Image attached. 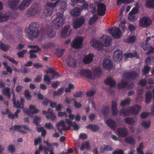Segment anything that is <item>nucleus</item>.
I'll list each match as a JSON object with an SVG mask.
<instances>
[{
	"mask_svg": "<svg viewBox=\"0 0 154 154\" xmlns=\"http://www.w3.org/2000/svg\"><path fill=\"white\" fill-rule=\"evenodd\" d=\"M97 12L98 14L101 16L105 14L106 10L105 5L103 4H100L97 5Z\"/></svg>",
	"mask_w": 154,
	"mask_h": 154,
	"instance_id": "6ab92c4d",
	"label": "nucleus"
},
{
	"mask_svg": "<svg viewBox=\"0 0 154 154\" xmlns=\"http://www.w3.org/2000/svg\"><path fill=\"white\" fill-rule=\"evenodd\" d=\"M151 42L150 37H147L146 41L144 42L142 44V47L144 50H148L152 48V45Z\"/></svg>",
	"mask_w": 154,
	"mask_h": 154,
	"instance_id": "4468645a",
	"label": "nucleus"
},
{
	"mask_svg": "<svg viewBox=\"0 0 154 154\" xmlns=\"http://www.w3.org/2000/svg\"><path fill=\"white\" fill-rule=\"evenodd\" d=\"M137 53H134V54L132 53H125L124 55L125 58H131L134 57H137Z\"/></svg>",
	"mask_w": 154,
	"mask_h": 154,
	"instance_id": "49530a36",
	"label": "nucleus"
},
{
	"mask_svg": "<svg viewBox=\"0 0 154 154\" xmlns=\"http://www.w3.org/2000/svg\"><path fill=\"white\" fill-rule=\"evenodd\" d=\"M124 152L121 149H117L113 152V154H124Z\"/></svg>",
	"mask_w": 154,
	"mask_h": 154,
	"instance_id": "774afa93",
	"label": "nucleus"
},
{
	"mask_svg": "<svg viewBox=\"0 0 154 154\" xmlns=\"http://www.w3.org/2000/svg\"><path fill=\"white\" fill-rule=\"evenodd\" d=\"M103 68L106 69H110L112 67L111 60L108 59H106L103 61Z\"/></svg>",
	"mask_w": 154,
	"mask_h": 154,
	"instance_id": "aec40b11",
	"label": "nucleus"
},
{
	"mask_svg": "<svg viewBox=\"0 0 154 154\" xmlns=\"http://www.w3.org/2000/svg\"><path fill=\"white\" fill-rule=\"evenodd\" d=\"M65 19L63 13H57V16L53 19L52 22L54 24L57 28H59L65 24Z\"/></svg>",
	"mask_w": 154,
	"mask_h": 154,
	"instance_id": "20e7f679",
	"label": "nucleus"
},
{
	"mask_svg": "<svg viewBox=\"0 0 154 154\" xmlns=\"http://www.w3.org/2000/svg\"><path fill=\"white\" fill-rule=\"evenodd\" d=\"M125 141L129 144L134 145L136 144V141L133 137L129 136L126 138L125 139Z\"/></svg>",
	"mask_w": 154,
	"mask_h": 154,
	"instance_id": "393cba45",
	"label": "nucleus"
},
{
	"mask_svg": "<svg viewBox=\"0 0 154 154\" xmlns=\"http://www.w3.org/2000/svg\"><path fill=\"white\" fill-rule=\"evenodd\" d=\"M133 1V0H117V4L120 5L122 3L129 4Z\"/></svg>",
	"mask_w": 154,
	"mask_h": 154,
	"instance_id": "37998d69",
	"label": "nucleus"
},
{
	"mask_svg": "<svg viewBox=\"0 0 154 154\" xmlns=\"http://www.w3.org/2000/svg\"><path fill=\"white\" fill-rule=\"evenodd\" d=\"M22 2L26 7L27 8L31 3L32 0H24Z\"/></svg>",
	"mask_w": 154,
	"mask_h": 154,
	"instance_id": "e2e57ef3",
	"label": "nucleus"
},
{
	"mask_svg": "<svg viewBox=\"0 0 154 154\" xmlns=\"http://www.w3.org/2000/svg\"><path fill=\"white\" fill-rule=\"evenodd\" d=\"M116 133L119 137H125L128 135V131L126 128H121L118 129Z\"/></svg>",
	"mask_w": 154,
	"mask_h": 154,
	"instance_id": "ddd939ff",
	"label": "nucleus"
},
{
	"mask_svg": "<svg viewBox=\"0 0 154 154\" xmlns=\"http://www.w3.org/2000/svg\"><path fill=\"white\" fill-rule=\"evenodd\" d=\"M123 76L125 78H134L136 76L134 75V73H125L124 75Z\"/></svg>",
	"mask_w": 154,
	"mask_h": 154,
	"instance_id": "603ef678",
	"label": "nucleus"
},
{
	"mask_svg": "<svg viewBox=\"0 0 154 154\" xmlns=\"http://www.w3.org/2000/svg\"><path fill=\"white\" fill-rule=\"evenodd\" d=\"M108 32L113 37L116 38H119L122 35L121 30L117 27L109 29Z\"/></svg>",
	"mask_w": 154,
	"mask_h": 154,
	"instance_id": "1a4fd4ad",
	"label": "nucleus"
},
{
	"mask_svg": "<svg viewBox=\"0 0 154 154\" xmlns=\"http://www.w3.org/2000/svg\"><path fill=\"white\" fill-rule=\"evenodd\" d=\"M77 73L81 75H83L91 79H95L96 76L91 71L88 70L81 69L78 71Z\"/></svg>",
	"mask_w": 154,
	"mask_h": 154,
	"instance_id": "423d86ee",
	"label": "nucleus"
},
{
	"mask_svg": "<svg viewBox=\"0 0 154 154\" xmlns=\"http://www.w3.org/2000/svg\"><path fill=\"white\" fill-rule=\"evenodd\" d=\"M88 129H91L92 131L95 132L99 130V127L96 125L90 124L86 126Z\"/></svg>",
	"mask_w": 154,
	"mask_h": 154,
	"instance_id": "c756f323",
	"label": "nucleus"
},
{
	"mask_svg": "<svg viewBox=\"0 0 154 154\" xmlns=\"http://www.w3.org/2000/svg\"><path fill=\"white\" fill-rule=\"evenodd\" d=\"M150 124L151 122L149 120H148L143 122L141 123L140 125L143 128L146 129L150 127Z\"/></svg>",
	"mask_w": 154,
	"mask_h": 154,
	"instance_id": "473e14b6",
	"label": "nucleus"
},
{
	"mask_svg": "<svg viewBox=\"0 0 154 154\" xmlns=\"http://www.w3.org/2000/svg\"><path fill=\"white\" fill-rule=\"evenodd\" d=\"M63 88H60L58 89L57 91H54V97H55L58 95H62L63 93Z\"/></svg>",
	"mask_w": 154,
	"mask_h": 154,
	"instance_id": "c03bdc74",
	"label": "nucleus"
},
{
	"mask_svg": "<svg viewBox=\"0 0 154 154\" xmlns=\"http://www.w3.org/2000/svg\"><path fill=\"white\" fill-rule=\"evenodd\" d=\"M45 127L46 128L50 129L52 130L54 129V126L50 123H46L45 124Z\"/></svg>",
	"mask_w": 154,
	"mask_h": 154,
	"instance_id": "052dcab7",
	"label": "nucleus"
},
{
	"mask_svg": "<svg viewBox=\"0 0 154 154\" xmlns=\"http://www.w3.org/2000/svg\"><path fill=\"white\" fill-rule=\"evenodd\" d=\"M150 67L149 66H145L143 70V75H146L149 72L150 70Z\"/></svg>",
	"mask_w": 154,
	"mask_h": 154,
	"instance_id": "13d9d810",
	"label": "nucleus"
},
{
	"mask_svg": "<svg viewBox=\"0 0 154 154\" xmlns=\"http://www.w3.org/2000/svg\"><path fill=\"white\" fill-rule=\"evenodd\" d=\"M152 99V94L150 91H147L146 94V103H149Z\"/></svg>",
	"mask_w": 154,
	"mask_h": 154,
	"instance_id": "7c9ffc66",
	"label": "nucleus"
},
{
	"mask_svg": "<svg viewBox=\"0 0 154 154\" xmlns=\"http://www.w3.org/2000/svg\"><path fill=\"white\" fill-rule=\"evenodd\" d=\"M89 8L91 11V12L92 13H94L96 11V7L93 4H91L90 5Z\"/></svg>",
	"mask_w": 154,
	"mask_h": 154,
	"instance_id": "69168bd1",
	"label": "nucleus"
},
{
	"mask_svg": "<svg viewBox=\"0 0 154 154\" xmlns=\"http://www.w3.org/2000/svg\"><path fill=\"white\" fill-rule=\"evenodd\" d=\"M89 143L88 141H85L82 143L80 149L82 151L83 150L86 148L88 149L89 148Z\"/></svg>",
	"mask_w": 154,
	"mask_h": 154,
	"instance_id": "c85d7f7f",
	"label": "nucleus"
},
{
	"mask_svg": "<svg viewBox=\"0 0 154 154\" xmlns=\"http://www.w3.org/2000/svg\"><path fill=\"white\" fill-rule=\"evenodd\" d=\"M144 148L142 143H141L137 148V151L139 154H143V149Z\"/></svg>",
	"mask_w": 154,
	"mask_h": 154,
	"instance_id": "8fccbe9b",
	"label": "nucleus"
},
{
	"mask_svg": "<svg viewBox=\"0 0 154 154\" xmlns=\"http://www.w3.org/2000/svg\"><path fill=\"white\" fill-rule=\"evenodd\" d=\"M25 95L27 99L30 100L32 97V96L30 94L29 91L26 89L25 91Z\"/></svg>",
	"mask_w": 154,
	"mask_h": 154,
	"instance_id": "5fc2aeb1",
	"label": "nucleus"
},
{
	"mask_svg": "<svg viewBox=\"0 0 154 154\" xmlns=\"http://www.w3.org/2000/svg\"><path fill=\"white\" fill-rule=\"evenodd\" d=\"M22 2L26 7L27 8L31 3L32 0H24Z\"/></svg>",
	"mask_w": 154,
	"mask_h": 154,
	"instance_id": "0e129e2a",
	"label": "nucleus"
},
{
	"mask_svg": "<svg viewBox=\"0 0 154 154\" xmlns=\"http://www.w3.org/2000/svg\"><path fill=\"white\" fill-rule=\"evenodd\" d=\"M10 47L8 45H4L2 43L0 44V48L5 51H8L10 49Z\"/></svg>",
	"mask_w": 154,
	"mask_h": 154,
	"instance_id": "de8ad7c7",
	"label": "nucleus"
},
{
	"mask_svg": "<svg viewBox=\"0 0 154 154\" xmlns=\"http://www.w3.org/2000/svg\"><path fill=\"white\" fill-rule=\"evenodd\" d=\"M131 100L127 98L123 101H122L120 104L121 106H123L127 105H128L129 104Z\"/></svg>",
	"mask_w": 154,
	"mask_h": 154,
	"instance_id": "6e6d98bb",
	"label": "nucleus"
},
{
	"mask_svg": "<svg viewBox=\"0 0 154 154\" xmlns=\"http://www.w3.org/2000/svg\"><path fill=\"white\" fill-rule=\"evenodd\" d=\"M93 55L91 54L86 55L83 60V62L85 63H91L93 60Z\"/></svg>",
	"mask_w": 154,
	"mask_h": 154,
	"instance_id": "b1692460",
	"label": "nucleus"
},
{
	"mask_svg": "<svg viewBox=\"0 0 154 154\" xmlns=\"http://www.w3.org/2000/svg\"><path fill=\"white\" fill-rule=\"evenodd\" d=\"M83 40V38L82 37H77L73 42L72 47L75 48H80L82 46Z\"/></svg>",
	"mask_w": 154,
	"mask_h": 154,
	"instance_id": "9d476101",
	"label": "nucleus"
},
{
	"mask_svg": "<svg viewBox=\"0 0 154 154\" xmlns=\"http://www.w3.org/2000/svg\"><path fill=\"white\" fill-rule=\"evenodd\" d=\"M39 111V109L36 108L35 106L32 105L29 106V109L27 108L23 109V112L29 116H32L34 114L37 113Z\"/></svg>",
	"mask_w": 154,
	"mask_h": 154,
	"instance_id": "6e6552de",
	"label": "nucleus"
},
{
	"mask_svg": "<svg viewBox=\"0 0 154 154\" xmlns=\"http://www.w3.org/2000/svg\"><path fill=\"white\" fill-rule=\"evenodd\" d=\"M117 104L116 102L113 101L111 105L112 114L113 116H116L118 114V111L117 109Z\"/></svg>",
	"mask_w": 154,
	"mask_h": 154,
	"instance_id": "4be33fe9",
	"label": "nucleus"
},
{
	"mask_svg": "<svg viewBox=\"0 0 154 154\" xmlns=\"http://www.w3.org/2000/svg\"><path fill=\"white\" fill-rule=\"evenodd\" d=\"M20 110L18 109L14 113V114H13L11 113L9 114L8 115V117L9 118L11 119H14L15 118H17L18 117V116L17 115L18 113L20 112Z\"/></svg>",
	"mask_w": 154,
	"mask_h": 154,
	"instance_id": "f704fd0d",
	"label": "nucleus"
},
{
	"mask_svg": "<svg viewBox=\"0 0 154 154\" xmlns=\"http://www.w3.org/2000/svg\"><path fill=\"white\" fill-rule=\"evenodd\" d=\"M81 11L80 9L75 8L71 11L70 13L73 16H79L80 14Z\"/></svg>",
	"mask_w": 154,
	"mask_h": 154,
	"instance_id": "cd10ccee",
	"label": "nucleus"
},
{
	"mask_svg": "<svg viewBox=\"0 0 154 154\" xmlns=\"http://www.w3.org/2000/svg\"><path fill=\"white\" fill-rule=\"evenodd\" d=\"M71 29L70 28V26L67 25L66 26L61 32V35L62 37L65 38L69 35Z\"/></svg>",
	"mask_w": 154,
	"mask_h": 154,
	"instance_id": "2eb2a0df",
	"label": "nucleus"
},
{
	"mask_svg": "<svg viewBox=\"0 0 154 154\" xmlns=\"http://www.w3.org/2000/svg\"><path fill=\"white\" fill-rule=\"evenodd\" d=\"M64 51L63 49H58L56 51L55 54L58 57H60L63 55Z\"/></svg>",
	"mask_w": 154,
	"mask_h": 154,
	"instance_id": "864d4df0",
	"label": "nucleus"
},
{
	"mask_svg": "<svg viewBox=\"0 0 154 154\" xmlns=\"http://www.w3.org/2000/svg\"><path fill=\"white\" fill-rule=\"evenodd\" d=\"M47 35L50 38H53L55 35V32L53 30L51 27L48 28L46 29Z\"/></svg>",
	"mask_w": 154,
	"mask_h": 154,
	"instance_id": "bb28decb",
	"label": "nucleus"
},
{
	"mask_svg": "<svg viewBox=\"0 0 154 154\" xmlns=\"http://www.w3.org/2000/svg\"><path fill=\"white\" fill-rule=\"evenodd\" d=\"M138 18L137 15L128 14V19L131 21H135Z\"/></svg>",
	"mask_w": 154,
	"mask_h": 154,
	"instance_id": "79ce46f5",
	"label": "nucleus"
},
{
	"mask_svg": "<svg viewBox=\"0 0 154 154\" xmlns=\"http://www.w3.org/2000/svg\"><path fill=\"white\" fill-rule=\"evenodd\" d=\"M3 94L6 96L8 98L11 97V94L10 93V88H5L2 90Z\"/></svg>",
	"mask_w": 154,
	"mask_h": 154,
	"instance_id": "4c0bfd02",
	"label": "nucleus"
},
{
	"mask_svg": "<svg viewBox=\"0 0 154 154\" xmlns=\"http://www.w3.org/2000/svg\"><path fill=\"white\" fill-rule=\"evenodd\" d=\"M125 122L131 125H133L135 122V121L134 119L131 118H126L125 119Z\"/></svg>",
	"mask_w": 154,
	"mask_h": 154,
	"instance_id": "a19ab883",
	"label": "nucleus"
},
{
	"mask_svg": "<svg viewBox=\"0 0 154 154\" xmlns=\"http://www.w3.org/2000/svg\"><path fill=\"white\" fill-rule=\"evenodd\" d=\"M111 38L110 36L106 35H102L99 41L96 40H92L90 42L91 46L98 50H101L103 49L104 46L108 47L110 45Z\"/></svg>",
	"mask_w": 154,
	"mask_h": 154,
	"instance_id": "f257e3e1",
	"label": "nucleus"
},
{
	"mask_svg": "<svg viewBox=\"0 0 154 154\" xmlns=\"http://www.w3.org/2000/svg\"><path fill=\"white\" fill-rule=\"evenodd\" d=\"M136 40V38L135 36H129L127 38L125 39L124 41L127 42H133Z\"/></svg>",
	"mask_w": 154,
	"mask_h": 154,
	"instance_id": "ea45409f",
	"label": "nucleus"
},
{
	"mask_svg": "<svg viewBox=\"0 0 154 154\" xmlns=\"http://www.w3.org/2000/svg\"><path fill=\"white\" fill-rule=\"evenodd\" d=\"M40 11L39 8H29L27 11V15L29 17H33L39 14Z\"/></svg>",
	"mask_w": 154,
	"mask_h": 154,
	"instance_id": "f8f14e48",
	"label": "nucleus"
},
{
	"mask_svg": "<svg viewBox=\"0 0 154 154\" xmlns=\"http://www.w3.org/2000/svg\"><path fill=\"white\" fill-rule=\"evenodd\" d=\"M85 19L83 17H81L75 19L73 21V26L75 29L80 27L84 23Z\"/></svg>",
	"mask_w": 154,
	"mask_h": 154,
	"instance_id": "9b49d317",
	"label": "nucleus"
},
{
	"mask_svg": "<svg viewBox=\"0 0 154 154\" xmlns=\"http://www.w3.org/2000/svg\"><path fill=\"white\" fill-rule=\"evenodd\" d=\"M97 19L98 17L97 15H94L91 18L89 22V23L90 25L93 24L96 22Z\"/></svg>",
	"mask_w": 154,
	"mask_h": 154,
	"instance_id": "3c124183",
	"label": "nucleus"
},
{
	"mask_svg": "<svg viewBox=\"0 0 154 154\" xmlns=\"http://www.w3.org/2000/svg\"><path fill=\"white\" fill-rule=\"evenodd\" d=\"M9 5L12 9H14L17 7V3L15 0H9Z\"/></svg>",
	"mask_w": 154,
	"mask_h": 154,
	"instance_id": "e433bc0d",
	"label": "nucleus"
},
{
	"mask_svg": "<svg viewBox=\"0 0 154 154\" xmlns=\"http://www.w3.org/2000/svg\"><path fill=\"white\" fill-rule=\"evenodd\" d=\"M27 52V50H23L20 52H18L17 54L19 57L23 58L24 57V55Z\"/></svg>",
	"mask_w": 154,
	"mask_h": 154,
	"instance_id": "09e8293b",
	"label": "nucleus"
},
{
	"mask_svg": "<svg viewBox=\"0 0 154 154\" xmlns=\"http://www.w3.org/2000/svg\"><path fill=\"white\" fill-rule=\"evenodd\" d=\"M145 5L148 8H154V0H147L146 2Z\"/></svg>",
	"mask_w": 154,
	"mask_h": 154,
	"instance_id": "72a5a7b5",
	"label": "nucleus"
},
{
	"mask_svg": "<svg viewBox=\"0 0 154 154\" xmlns=\"http://www.w3.org/2000/svg\"><path fill=\"white\" fill-rule=\"evenodd\" d=\"M68 65L72 68H74L77 65L76 60L72 57H69L66 60Z\"/></svg>",
	"mask_w": 154,
	"mask_h": 154,
	"instance_id": "f3484780",
	"label": "nucleus"
},
{
	"mask_svg": "<svg viewBox=\"0 0 154 154\" xmlns=\"http://www.w3.org/2000/svg\"><path fill=\"white\" fill-rule=\"evenodd\" d=\"M57 129L59 131H62L68 130L70 128L69 127H66L64 121L62 120L57 124Z\"/></svg>",
	"mask_w": 154,
	"mask_h": 154,
	"instance_id": "dca6fc26",
	"label": "nucleus"
},
{
	"mask_svg": "<svg viewBox=\"0 0 154 154\" xmlns=\"http://www.w3.org/2000/svg\"><path fill=\"white\" fill-rule=\"evenodd\" d=\"M106 123L112 129H114L117 125L113 120L112 119H108L106 121Z\"/></svg>",
	"mask_w": 154,
	"mask_h": 154,
	"instance_id": "5701e85b",
	"label": "nucleus"
},
{
	"mask_svg": "<svg viewBox=\"0 0 154 154\" xmlns=\"http://www.w3.org/2000/svg\"><path fill=\"white\" fill-rule=\"evenodd\" d=\"M109 107L108 106H106L103 108L101 111V113L105 116H106V115L109 113Z\"/></svg>",
	"mask_w": 154,
	"mask_h": 154,
	"instance_id": "c9c22d12",
	"label": "nucleus"
},
{
	"mask_svg": "<svg viewBox=\"0 0 154 154\" xmlns=\"http://www.w3.org/2000/svg\"><path fill=\"white\" fill-rule=\"evenodd\" d=\"M105 83L111 86L115 85L116 82L112 78H108L105 81Z\"/></svg>",
	"mask_w": 154,
	"mask_h": 154,
	"instance_id": "2f4dec72",
	"label": "nucleus"
},
{
	"mask_svg": "<svg viewBox=\"0 0 154 154\" xmlns=\"http://www.w3.org/2000/svg\"><path fill=\"white\" fill-rule=\"evenodd\" d=\"M50 115H51L50 117L48 115L46 116V117L47 119H51L52 121H55L57 120L56 116L55 113H53Z\"/></svg>",
	"mask_w": 154,
	"mask_h": 154,
	"instance_id": "a18cd8bd",
	"label": "nucleus"
},
{
	"mask_svg": "<svg viewBox=\"0 0 154 154\" xmlns=\"http://www.w3.org/2000/svg\"><path fill=\"white\" fill-rule=\"evenodd\" d=\"M74 88V85L72 84H70L65 89V92L66 93H68L70 92L71 90L73 89Z\"/></svg>",
	"mask_w": 154,
	"mask_h": 154,
	"instance_id": "4d7b16f0",
	"label": "nucleus"
},
{
	"mask_svg": "<svg viewBox=\"0 0 154 154\" xmlns=\"http://www.w3.org/2000/svg\"><path fill=\"white\" fill-rule=\"evenodd\" d=\"M152 23V20L150 18L147 17H142L139 20V25L141 27L148 26Z\"/></svg>",
	"mask_w": 154,
	"mask_h": 154,
	"instance_id": "0eeeda50",
	"label": "nucleus"
},
{
	"mask_svg": "<svg viewBox=\"0 0 154 154\" xmlns=\"http://www.w3.org/2000/svg\"><path fill=\"white\" fill-rule=\"evenodd\" d=\"M139 9L137 8H133L129 14H135L137 13Z\"/></svg>",
	"mask_w": 154,
	"mask_h": 154,
	"instance_id": "680f3d73",
	"label": "nucleus"
},
{
	"mask_svg": "<svg viewBox=\"0 0 154 154\" xmlns=\"http://www.w3.org/2000/svg\"><path fill=\"white\" fill-rule=\"evenodd\" d=\"M59 2V1L57 0L54 3L47 2L43 13L44 16L47 17L51 15L53 12V8L56 7Z\"/></svg>",
	"mask_w": 154,
	"mask_h": 154,
	"instance_id": "39448f33",
	"label": "nucleus"
},
{
	"mask_svg": "<svg viewBox=\"0 0 154 154\" xmlns=\"http://www.w3.org/2000/svg\"><path fill=\"white\" fill-rule=\"evenodd\" d=\"M38 24L36 22H33L29 24V28L26 30V32L29 38L32 40L37 38L39 32L38 28Z\"/></svg>",
	"mask_w": 154,
	"mask_h": 154,
	"instance_id": "f03ea898",
	"label": "nucleus"
},
{
	"mask_svg": "<svg viewBox=\"0 0 154 154\" xmlns=\"http://www.w3.org/2000/svg\"><path fill=\"white\" fill-rule=\"evenodd\" d=\"M41 119L40 117L36 116L34 118L33 123L35 125H38V124L39 122L40 121Z\"/></svg>",
	"mask_w": 154,
	"mask_h": 154,
	"instance_id": "338daca9",
	"label": "nucleus"
},
{
	"mask_svg": "<svg viewBox=\"0 0 154 154\" xmlns=\"http://www.w3.org/2000/svg\"><path fill=\"white\" fill-rule=\"evenodd\" d=\"M8 149L9 152L11 153H13L15 150L14 146L11 145H9L8 146Z\"/></svg>",
	"mask_w": 154,
	"mask_h": 154,
	"instance_id": "bf43d9fd",
	"label": "nucleus"
},
{
	"mask_svg": "<svg viewBox=\"0 0 154 154\" xmlns=\"http://www.w3.org/2000/svg\"><path fill=\"white\" fill-rule=\"evenodd\" d=\"M141 109V107L138 105L134 106L131 108H129L127 109H121L120 110V115L124 116H129L130 115L131 112L133 115H137Z\"/></svg>",
	"mask_w": 154,
	"mask_h": 154,
	"instance_id": "7ed1b4c3",
	"label": "nucleus"
},
{
	"mask_svg": "<svg viewBox=\"0 0 154 154\" xmlns=\"http://www.w3.org/2000/svg\"><path fill=\"white\" fill-rule=\"evenodd\" d=\"M54 78V76H53L51 77L49 75L46 74L44 75V80L45 81L48 82V83L47 84L49 85L51 84V80L53 79Z\"/></svg>",
	"mask_w": 154,
	"mask_h": 154,
	"instance_id": "58836bf2",
	"label": "nucleus"
},
{
	"mask_svg": "<svg viewBox=\"0 0 154 154\" xmlns=\"http://www.w3.org/2000/svg\"><path fill=\"white\" fill-rule=\"evenodd\" d=\"M122 58V53L119 50L115 51L113 54V59L115 61H120Z\"/></svg>",
	"mask_w": 154,
	"mask_h": 154,
	"instance_id": "a211bd4d",
	"label": "nucleus"
},
{
	"mask_svg": "<svg viewBox=\"0 0 154 154\" xmlns=\"http://www.w3.org/2000/svg\"><path fill=\"white\" fill-rule=\"evenodd\" d=\"M9 18V15L5 12L0 14V23L7 21Z\"/></svg>",
	"mask_w": 154,
	"mask_h": 154,
	"instance_id": "a878e982",
	"label": "nucleus"
},
{
	"mask_svg": "<svg viewBox=\"0 0 154 154\" xmlns=\"http://www.w3.org/2000/svg\"><path fill=\"white\" fill-rule=\"evenodd\" d=\"M24 100L23 98L20 99V103L18 101H16L14 99L13 100L14 106L17 108L20 109H24Z\"/></svg>",
	"mask_w": 154,
	"mask_h": 154,
	"instance_id": "412c9836",
	"label": "nucleus"
}]
</instances>
